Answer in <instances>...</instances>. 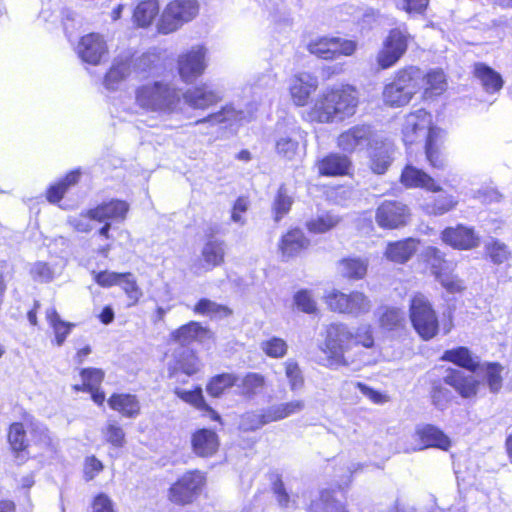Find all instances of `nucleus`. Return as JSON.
<instances>
[{"mask_svg":"<svg viewBox=\"0 0 512 512\" xmlns=\"http://www.w3.org/2000/svg\"><path fill=\"white\" fill-rule=\"evenodd\" d=\"M400 181L407 188H422L431 192L442 190L431 176L412 165L405 166Z\"/></svg>","mask_w":512,"mask_h":512,"instance_id":"26","label":"nucleus"},{"mask_svg":"<svg viewBox=\"0 0 512 512\" xmlns=\"http://www.w3.org/2000/svg\"><path fill=\"white\" fill-rule=\"evenodd\" d=\"M211 336V332L207 328L195 321L181 326L171 334L172 339L181 345L190 344L193 341L203 342Z\"/></svg>","mask_w":512,"mask_h":512,"instance_id":"29","label":"nucleus"},{"mask_svg":"<svg viewBox=\"0 0 512 512\" xmlns=\"http://www.w3.org/2000/svg\"><path fill=\"white\" fill-rule=\"evenodd\" d=\"M108 405L126 418H136L140 415L141 405L136 395L114 393L108 399Z\"/></svg>","mask_w":512,"mask_h":512,"instance_id":"27","label":"nucleus"},{"mask_svg":"<svg viewBox=\"0 0 512 512\" xmlns=\"http://www.w3.org/2000/svg\"><path fill=\"white\" fill-rule=\"evenodd\" d=\"M474 76L478 79L487 93L499 92L504 84L501 75L483 63L475 64Z\"/></svg>","mask_w":512,"mask_h":512,"instance_id":"34","label":"nucleus"},{"mask_svg":"<svg viewBox=\"0 0 512 512\" xmlns=\"http://www.w3.org/2000/svg\"><path fill=\"white\" fill-rule=\"evenodd\" d=\"M193 311L196 314L207 316L211 319H222L232 314V310L229 307L206 298L200 299L194 306Z\"/></svg>","mask_w":512,"mask_h":512,"instance_id":"40","label":"nucleus"},{"mask_svg":"<svg viewBox=\"0 0 512 512\" xmlns=\"http://www.w3.org/2000/svg\"><path fill=\"white\" fill-rule=\"evenodd\" d=\"M458 201L452 195H442L436 198L433 204H427L426 210L430 214L443 215L452 210Z\"/></svg>","mask_w":512,"mask_h":512,"instance_id":"57","label":"nucleus"},{"mask_svg":"<svg viewBox=\"0 0 512 512\" xmlns=\"http://www.w3.org/2000/svg\"><path fill=\"white\" fill-rule=\"evenodd\" d=\"M442 240L455 249L469 250L479 246L480 237L472 228L458 225L446 228L442 232Z\"/></svg>","mask_w":512,"mask_h":512,"instance_id":"21","label":"nucleus"},{"mask_svg":"<svg viewBox=\"0 0 512 512\" xmlns=\"http://www.w3.org/2000/svg\"><path fill=\"white\" fill-rule=\"evenodd\" d=\"M307 49L319 58L332 60L341 55L351 56L357 49V43L339 37H320L312 40Z\"/></svg>","mask_w":512,"mask_h":512,"instance_id":"12","label":"nucleus"},{"mask_svg":"<svg viewBox=\"0 0 512 512\" xmlns=\"http://www.w3.org/2000/svg\"><path fill=\"white\" fill-rule=\"evenodd\" d=\"M204 482L205 478L201 472H186L169 489L170 501L179 505L193 502L200 493Z\"/></svg>","mask_w":512,"mask_h":512,"instance_id":"13","label":"nucleus"},{"mask_svg":"<svg viewBox=\"0 0 512 512\" xmlns=\"http://www.w3.org/2000/svg\"><path fill=\"white\" fill-rule=\"evenodd\" d=\"M208 50L203 45H195L183 51L177 58V71L181 80L192 83L205 72L208 66Z\"/></svg>","mask_w":512,"mask_h":512,"instance_id":"9","label":"nucleus"},{"mask_svg":"<svg viewBox=\"0 0 512 512\" xmlns=\"http://www.w3.org/2000/svg\"><path fill=\"white\" fill-rule=\"evenodd\" d=\"M294 305L298 310L311 314L317 310L316 301L309 290H299L293 296Z\"/></svg>","mask_w":512,"mask_h":512,"instance_id":"56","label":"nucleus"},{"mask_svg":"<svg viewBox=\"0 0 512 512\" xmlns=\"http://www.w3.org/2000/svg\"><path fill=\"white\" fill-rule=\"evenodd\" d=\"M83 385L86 386L89 391L98 388L104 378V372L97 368H86L80 372Z\"/></svg>","mask_w":512,"mask_h":512,"instance_id":"63","label":"nucleus"},{"mask_svg":"<svg viewBox=\"0 0 512 512\" xmlns=\"http://www.w3.org/2000/svg\"><path fill=\"white\" fill-rule=\"evenodd\" d=\"M159 14L157 0H144L138 3L133 11V23L140 28L149 27Z\"/></svg>","mask_w":512,"mask_h":512,"instance_id":"35","label":"nucleus"},{"mask_svg":"<svg viewBox=\"0 0 512 512\" xmlns=\"http://www.w3.org/2000/svg\"><path fill=\"white\" fill-rule=\"evenodd\" d=\"M269 416V408L262 412H246L242 415L240 421V427L244 431H255L262 426L269 424L272 421Z\"/></svg>","mask_w":512,"mask_h":512,"instance_id":"47","label":"nucleus"},{"mask_svg":"<svg viewBox=\"0 0 512 512\" xmlns=\"http://www.w3.org/2000/svg\"><path fill=\"white\" fill-rule=\"evenodd\" d=\"M357 106L356 90L351 86H343L320 94L307 116L318 123H333L353 116Z\"/></svg>","mask_w":512,"mask_h":512,"instance_id":"2","label":"nucleus"},{"mask_svg":"<svg viewBox=\"0 0 512 512\" xmlns=\"http://www.w3.org/2000/svg\"><path fill=\"white\" fill-rule=\"evenodd\" d=\"M238 380L236 375L230 373L217 375L207 385V392L213 397H219L226 389L237 385Z\"/></svg>","mask_w":512,"mask_h":512,"instance_id":"48","label":"nucleus"},{"mask_svg":"<svg viewBox=\"0 0 512 512\" xmlns=\"http://www.w3.org/2000/svg\"><path fill=\"white\" fill-rule=\"evenodd\" d=\"M354 334L344 324H331L326 329L322 351L327 355L331 366H347L354 360L346 357L353 347Z\"/></svg>","mask_w":512,"mask_h":512,"instance_id":"4","label":"nucleus"},{"mask_svg":"<svg viewBox=\"0 0 512 512\" xmlns=\"http://www.w3.org/2000/svg\"><path fill=\"white\" fill-rule=\"evenodd\" d=\"M392 162V149L383 145L370 155V168L375 174H384Z\"/></svg>","mask_w":512,"mask_h":512,"instance_id":"45","label":"nucleus"},{"mask_svg":"<svg viewBox=\"0 0 512 512\" xmlns=\"http://www.w3.org/2000/svg\"><path fill=\"white\" fill-rule=\"evenodd\" d=\"M260 349L266 356L279 359L287 354L288 344L284 339L272 336L260 343Z\"/></svg>","mask_w":512,"mask_h":512,"instance_id":"49","label":"nucleus"},{"mask_svg":"<svg viewBox=\"0 0 512 512\" xmlns=\"http://www.w3.org/2000/svg\"><path fill=\"white\" fill-rule=\"evenodd\" d=\"M352 169L350 159L338 153L330 154L318 162V170L325 176L349 175Z\"/></svg>","mask_w":512,"mask_h":512,"instance_id":"28","label":"nucleus"},{"mask_svg":"<svg viewBox=\"0 0 512 512\" xmlns=\"http://www.w3.org/2000/svg\"><path fill=\"white\" fill-rule=\"evenodd\" d=\"M426 260L435 277L451 270V264L443 258L440 250L435 247L426 249Z\"/></svg>","mask_w":512,"mask_h":512,"instance_id":"51","label":"nucleus"},{"mask_svg":"<svg viewBox=\"0 0 512 512\" xmlns=\"http://www.w3.org/2000/svg\"><path fill=\"white\" fill-rule=\"evenodd\" d=\"M225 249L224 243L218 240L208 241L201 252L202 268L205 271L211 270L219 266L224 261Z\"/></svg>","mask_w":512,"mask_h":512,"instance_id":"36","label":"nucleus"},{"mask_svg":"<svg viewBox=\"0 0 512 512\" xmlns=\"http://www.w3.org/2000/svg\"><path fill=\"white\" fill-rule=\"evenodd\" d=\"M431 130H440L432 126V116L423 109L408 114L403 123L402 134L406 144H413L421 139L428 140Z\"/></svg>","mask_w":512,"mask_h":512,"instance_id":"14","label":"nucleus"},{"mask_svg":"<svg viewBox=\"0 0 512 512\" xmlns=\"http://www.w3.org/2000/svg\"><path fill=\"white\" fill-rule=\"evenodd\" d=\"M502 371L503 366L498 363H484L479 365L477 376L486 381L490 392L497 393L502 388Z\"/></svg>","mask_w":512,"mask_h":512,"instance_id":"37","label":"nucleus"},{"mask_svg":"<svg viewBox=\"0 0 512 512\" xmlns=\"http://www.w3.org/2000/svg\"><path fill=\"white\" fill-rule=\"evenodd\" d=\"M368 268V261L361 258H346L338 263V272L351 280L362 279Z\"/></svg>","mask_w":512,"mask_h":512,"instance_id":"38","label":"nucleus"},{"mask_svg":"<svg viewBox=\"0 0 512 512\" xmlns=\"http://www.w3.org/2000/svg\"><path fill=\"white\" fill-rule=\"evenodd\" d=\"M152 62V56L148 54L138 57L135 61L128 53L118 55L113 59L112 65L104 77L103 85L106 89L115 91L130 75L132 66L140 72H146Z\"/></svg>","mask_w":512,"mask_h":512,"instance_id":"7","label":"nucleus"},{"mask_svg":"<svg viewBox=\"0 0 512 512\" xmlns=\"http://www.w3.org/2000/svg\"><path fill=\"white\" fill-rule=\"evenodd\" d=\"M451 446L450 438L433 425L417 427L414 433L407 437V444L403 448L404 453L438 448L447 451Z\"/></svg>","mask_w":512,"mask_h":512,"instance_id":"10","label":"nucleus"},{"mask_svg":"<svg viewBox=\"0 0 512 512\" xmlns=\"http://www.w3.org/2000/svg\"><path fill=\"white\" fill-rule=\"evenodd\" d=\"M198 13L196 0H173L163 10L157 24L158 32L164 35L173 33Z\"/></svg>","mask_w":512,"mask_h":512,"instance_id":"6","label":"nucleus"},{"mask_svg":"<svg viewBox=\"0 0 512 512\" xmlns=\"http://www.w3.org/2000/svg\"><path fill=\"white\" fill-rule=\"evenodd\" d=\"M46 319L53 328L56 344L61 346L70 333L73 324L63 321L53 307L46 310Z\"/></svg>","mask_w":512,"mask_h":512,"instance_id":"43","label":"nucleus"},{"mask_svg":"<svg viewBox=\"0 0 512 512\" xmlns=\"http://www.w3.org/2000/svg\"><path fill=\"white\" fill-rule=\"evenodd\" d=\"M318 78L309 72H298L288 82L291 101L295 106L303 107L318 88Z\"/></svg>","mask_w":512,"mask_h":512,"instance_id":"15","label":"nucleus"},{"mask_svg":"<svg viewBox=\"0 0 512 512\" xmlns=\"http://www.w3.org/2000/svg\"><path fill=\"white\" fill-rule=\"evenodd\" d=\"M174 392L183 401L193 405L197 409L207 410L212 414L213 419H219V415L205 403L202 389L200 387L192 391L176 388Z\"/></svg>","mask_w":512,"mask_h":512,"instance_id":"46","label":"nucleus"},{"mask_svg":"<svg viewBox=\"0 0 512 512\" xmlns=\"http://www.w3.org/2000/svg\"><path fill=\"white\" fill-rule=\"evenodd\" d=\"M266 381L265 377L259 373H248L240 381L237 387L240 393L245 397H253L263 390Z\"/></svg>","mask_w":512,"mask_h":512,"instance_id":"44","label":"nucleus"},{"mask_svg":"<svg viewBox=\"0 0 512 512\" xmlns=\"http://www.w3.org/2000/svg\"><path fill=\"white\" fill-rule=\"evenodd\" d=\"M181 94L165 81H149L134 90V105L142 113L167 117L179 111Z\"/></svg>","mask_w":512,"mask_h":512,"instance_id":"1","label":"nucleus"},{"mask_svg":"<svg viewBox=\"0 0 512 512\" xmlns=\"http://www.w3.org/2000/svg\"><path fill=\"white\" fill-rule=\"evenodd\" d=\"M92 221H95V219L90 216V210L68 219L69 225L81 233H88L93 229Z\"/></svg>","mask_w":512,"mask_h":512,"instance_id":"64","label":"nucleus"},{"mask_svg":"<svg viewBox=\"0 0 512 512\" xmlns=\"http://www.w3.org/2000/svg\"><path fill=\"white\" fill-rule=\"evenodd\" d=\"M422 71L409 66L398 70L392 82L385 85L383 102L390 107H403L421 90Z\"/></svg>","mask_w":512,"mask_h":512,"instance_id":"3","label":"nucleus"},{"mask_svg":"<svg viewBox=\"0 0 512 512\" xmlns=\"http://www.w3.org/2000/svg\"><path fill=\"white\" fill-rule=\"evenodd\" d=\"M442 360L451 362L468 371L476 372L480 362L467 347H457L444 352Z\"/></svg>","mask_w":512,"mask_h":512,"instance_id":"33","label":"nucleus"},{"mask_svg":"<svg viewBox=\"0 0 512 512\" xmlns=\"http://www.w3.org/2000/svg\"><path fill=\"white\" fill-rule=\"evenodd\" d=\"M451 391L441 383H434L431 390L432 403L439 409H444L452 400Z\"/></svg>","mask_w":512,"mask_h":512,"instance_id":"60","label":"nucleus"},{"mask_svg":"<svg viewBox=\"0 0 512 512\" xmlns=\"http://www.w3.org/2000/svg\"><path fill=\"white\" fill-rule=\"evenodd\" d=\"M418 242L413 238L391 242L385 250V257L395 263L407 262L417 251Z\"/></svg>","mask_w":512,"mask_h":512,"instance_id":"31","label":"nucleus"},{"mask_svg":"<svg viewBox=\"0 0 512 512\" xmlns=\"http://www.w3.org/2000/svg\"><path fill=\"white\" fill-rule=\"evenodd\" d=\"M292 199L284 187H280L274 202L275 220L279 221L291 208Z\"/></svg>","mask_w":512,"mask_h":512,"instance_id":"62","label":"nucleus"},{"mask_svg":"<svg viewBox=\"0 0 512 512\" xmlns=\"http://www.w3.org/2000/svg\"><path fill=\"white\" fill-rule=\"evenodd\" d=\"M409 210L400 202L386 201L376 211V222L382 228L395 229L407 223Z\"/></svg>","mask_w":512,"mask_h":512,"instance_id":"19","label":"nucleus"},{"mask_svg":"<svg viewBox=\"0 0 512 512\" xmlns=\"http://www.w3.org/2000/svg\"><path fill=\"white\" fill-rule=\"evenodd\" d=\"M475 374H465L457 369H448L443 381L446 385L452 387L462 398H475L481 388V380L478 379L477 371Z\"/></svg>","mask_w":512,"mask_h":512,"instance_id":"16","label":"nucleus"},{"mask_svg":"<svg viewBox=\"0 0 512 512\" xmlns=\"http://www.w3.org/2000/svg\"><path fill=\"white\" fill-rule=\"evenodd\" d=\"M326 302L331 310L356 317L369 313L372 308L370 298L360 291L346 294L333 290L326 296Z\"/></svg>","mask_w":512,"mask_h":512,"instance_id":"8","label":"nucleus"},{"mask_svg":"<svg viewBox=\"0 0 512 512\" xmlns=\"http://www.w3.org/2000/svg\"><path fill=\"white\" fill-rule=\"evenodd\" d=\"M404 313L397 308H387L380 316V325L384 329L393 330L404 323Z\"/></svg>","mask_w":512,"mask_h":512,"instance_id":"55","label":"nucleus"},{"mask_svg":"<svg viewBox=\"0 0 512 512\" xmlns=\"http://www.w3.org/2000/svg\"><path fill=\"white\" fill-rule=\"evenodd\" d=\"M373 137V131L368 125H355L343 131L337 137V146L347 153H353L367 147Z\"/></svg>","mask_w":512,"mask_h":512,"instance_id":"18","label":"nucleus"},{"mask_svg":"<svg viewBox=\"0 0 512 512\" xmlns=\"http://www.w3.org/2000/svg\"><path fill=\"white\" fill-rule=\"evenodd\" d=\"M219 438L211 429H198L191 436L193 452L199 457H211L219 448Z\"/></svg>","mask_w":512,"mask_h":512,"instance_id":"24","label":"nucleus"},{"mask_svg":"<svg viewBox=\"0 0 512 512\" xmlns=\"http://www.w3.org/2000/svg\"><path fill=\"white\" fill-rule=\"evenodd\" d=\"M441 130H431L428 134V140L425 143V154L430 165L436 169H444L446 162L436 145L437 139L440 137Z\"/></svg>","mask_w":512,"mask_h":512,"instance_id":"41","label":"nucleus"},{"mask_svg":"<svg viewBox=\"0 0 512 512\" xmlns=\"http://www.w3.org/2000/svg\"><path fill=\"white\" fill-rule=\"evenodd\" d=\"M102 434L105 441L116 448L126 444L125 432L116 421H108L102 429Z\"/></svg>","mask_w":512,"mask_h":512,"instance_id":"52","label":"nucleus"},{"mask_svg":"<svg viewBox=\"0 0 512 512\" xmlns=\"http://www.w3.org/2000/svg\"><path fill=\"white\" fill-rule=\"evenodd\" d=\"M411 36L400 28L392 29L383 41L376 55V63L380 69L394 66L406 53Z\"/></svg>","mask_w":512,"mask_h":512,"instance_id":"11","label":"nucleus"},{"mask_svg":"<svg viewBox=\"0 0 512 512\" xmlns=\"http://www.w3.org/2000/svg\"><path fill=\"white\" fill-rule=\"evenodd\" d=\"M305 401L294 399L288 402L279 403L269 407V416L273 422L283 420L292 415L299 414L305 409Z\"/></svg>","mask_w":512,"mask_h":512,"instance_id":"39","label":"nucleus"},{"mask_svg":"<svg viewBox=\"0 0 512 512\" xmlns=\"http://www.w3.org/2000/svg\"><path fill=\"white\" fill-rule=\"evenodd\" d=\"M285 372V377L288 381L291 391H296L304 386L303 372L297 361L288 359L282 364Z\"/></svg>","mask_w":512,"mask_h":512,"instance_id":"50","label":"nucleus"},{"mask_svg":"<svg viewBox=\"0 0 512 512\" xmlns=\"http://www.w3.org/2000/svg\"><path fill=\"white\" fill-rule=\"evenodd\" d=\"M77 53L84 62L98 65L108 54L107 43L100 34L90 33L80 39Z\"/></svg>","mask_w":512,"mask_h":512,"instance_id":"20","label":"nucleus"},{"mask_svg":"<svg viewBox=\"0 0 512 512\" xmlns=\"http://www.w3.org/2000/svg\"><path fill=\"white\" fill-rule=\"evenodd\" d=\"M129 206L126 202L120 200L110 201L90 209V216L98 222H107L108 220H123L128 212Z\"/></svg>","mask_w":512,"mask_h":512,"instance_id":"30","label":"nucleus"},{"mask_svg":"<svg viewBox=\"0 0 512 512\" xmlns=\"http://www.w3.org/2000/svg\"><path fill=\"white\" fill-rule=\"evenodd\" d=\"M119 286H121L129 300H131L130 306L136 305L143 296L141 288L131 273H122Z\"/></svg>","mask_w":512,"mask_h":512,"instance_id":"53","label":"nucleus"},{"mask_svg":"<svg viewBox=\"0 0 512 512\" xmlns=\"http://www.w3.org/2000/svg\"><path fill=\"white\" fill-rule=\"evenodd\" d=\"M8 442L11 449L15 452L23 451L27 447L26 432L23 424L16 422L10 425Z\"/></svg>","mask_w":512,"mask_h":512,"instance_id":"54","label":"nucleus"},{"mask_svg":"<svg viewBox=\"0 0 512 512\" xmlns=\"http://www.w3.org/2000/svg\"><path fill=\"white\" fill-rule=\"evenodd\" d=\"M411 323L418 335L425 341L433 339L439 331V321L430 301L422 294L411 299Z\"/></svg>","mask_w":512,"mask_h":512,"instance_id":"5","label":"nucleus"},{"mask_svg":"<svg viewBox=\"0 0 512 512\" xmlns=\"http://www.w3.org/2000/svg\"><path fill=\"white\" fill-rule=\"evenodd\" d=\"M341 221V218L331 212H327L322 215H318L306 222V228L309 232L320 234L328 232L329 230L336 227Z\"/></svg>","mask_w":512,"mask_h":512,"instance_id":"42","label":"nucleus"},{"mask_svg":"<svg viewBox=\"0 0 512 512\" xmlns=\"http://www.w3.org/2000/svg\"><path fill=\"white\" fill-rule=\"evenodd\" d=\"M310 245L309 239L302 230L292 229L282 236L278 250L283 260L297 256Z\"/></svg>","mask_w":512,"mask_h":512,"instance_id":"23","label":"nucleus"},{"mask_svg":"<svg viewBox=\"0 0 512 512\" xmlns=\"http://www.w3.org/2000/svg\"><path fill=\"white\" fill-rule=\"evenodd\" d=\"M421 89H423V97L426 99L444 93L447 89V79L444 72L440 69H434L426 74L422 73Z\"/></svg>","mask_w":512,"mask_h":512,"instance_id":"32","label":"nucleus"},{"mask_svg":"<svg viewBox=\"0 0 512 512\" xmlns=\"http://www.w3.org/2000/svg\"><path fill=\"white\" fill-rule=\"evenodd\" d=\"M257 111V106L253 105L248 110H236L235 108L231 106H226L222 110H220L217 113L210 114L206 118L200 119L196 121V124H203V123H211L214 124H220V123H227L229 125L233 124H242L245 122L251 121L254 116L255 112Z\"/></svg>","mask_w":512,"mask_h":512,"instance_id":"22","label":"nucleus"},{"mask_svg":"<svg viewBox=\"0 0 512 512\" xmlns=\"http://www.w3.org/2000/svg\"><path fill=\"white\" fill-rule=\"evenodd\" d=\"M182 97L190 107L195 109H206L221 100L219 93L205 84L186 90Z\"/></svg>","mask_w":512,"mask_h":512,"instance_id":"25","label":"nucleus"},{"mask_svg":"<svg viewBox=\"0 0 512 512\" xmlns=\"http://www.w3.org/2000/svg\"><path fill=\"white\" fill-rule=\"evenodd\" d=\"M436 279L440 282L442 287L449 293H459L465 289V284L458 276L453 275L448 271L438 275Z\"/></svg>","mask_w":512,"mask_h":512,"instance_id":"61","label":"nucleus"},{"mask_svg":"<svg viewBox=\"0 0 512 512\" xmlns=\"http://www.w3.org/2000/svg\"><path fill=\"white\" fill-rule=\"evenodd\" d=\"M311 512H347L344 505L339 501L330 499L325 495L311 505Z\"/></svg>","mask_w":512,"mask_h":512,"instance_id":"59","label":"nucleus"},{"mask_svg":"<svg viewBox=\"0 0 512 512\" xmlns=\"http://www.w3.org/2000/svg\"><path fill=\"white\" fill-rule=\"evenodd\" d=\"M302 139L300 128L295 125H277V136L275 139L276 153L287 160H293L299 150V141Z\"/></svg>","mask_w":512,"mask_h":512,"instance_id":"17","label":"nucleus"},{"mask_svg":"<svg viewBox=\"0 0 512 512\" xmlns=\"http://www.w3.org/2000/svg\"><path fill=\"white\" fill-rule=\"evenodd\" d=\"M486 250L490 259L495 264H502L511 256V252L508 247L504 243L496 240L488 243L486 245Z\"/></svg>","mask_w":512,"mask_h":512,"instance_id":"58","label":"nucleus"}]
</instances>
